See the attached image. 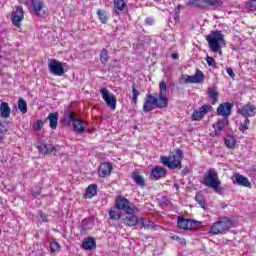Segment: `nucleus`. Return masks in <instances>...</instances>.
Returning <instances> with one entry per match:
<instances>
[{
	"instance_id": "6",
	"label": "nucleus",
	"mask_w": 256,
	"mask_h": 256,
	"mask_svg": "<svg viewBox=\"0 0 256 256\" xmlns=\"http://www.w3.org/2000/svg\"><path fill=\"white\" fill-rule=\"evenodd\" d=\"M233 223L227 217L220 218L219 221L215 222L211 228L210 233L213 235H221L225 233V231H229L231 229Z\"/></svg>"
},
{
	"instance_id": "19",
	"label": "nucleus",
	"mask_w": 256,
	"mask_h": 256,
	"mask_svg": "<svg viewBox=\"0 0 256 256\" xmlns=\"http://www.w3.org/2000/svg\"><path fill=\"white\" fill-rule=\"evenodd\" d=\"M205 79V74L201 70H196L195 75L187 76L185 83H203Z\"/></svg>"
},
{
	"instance_id": "15",
	"label": "nucleus",
	"mask_w": 256,
	"mask_h": 256,
	"mask_svg": "<svg viewBox=\"0 0 256 256\" xmlns=\"http://www.w3.org/2000/svg\"><path fill=\"white\" fill-rule=\"evenodd\" d=\"M209 109H211V106L209 105H203L199 108V110H195L191 116L192 121H201L207 113H209Z\"/></svg>"
},
{
	"instance_id": "45",
	"label": "nucleus",
	"mask_w": 256,
	"mask_h": 256,
	"mask_svg": "<svg viewBox=\"0 0 256 256\" xmlns=\"http://www.w3.org/2000/svg\"><path fill=\"white\" fill-rule=\"evenodd\" d=\"M206 63L209 65V67H215L217 65V62H215V59H213V57H210V56L206 57Z\"/></svg>"
},
{
	"instance_id": "5",
	"label": "nucleus",
	"mask_w": 256,
	"mask_h": 256,
	"mask_svg": "<svg viewBox=\"0 0 256 256\" xmlns=\"http://www.w3.org/2000/svg\"><path fill=\"white\" fill-rule=\"evenodd\" d=\"M206 41L213 53H219V55H223V51L221 50V43H225V39L221 31L213 32L206 36Z\"/></svg>"
},
{
	"instance_id": "28",
	"label": "nucleus",
	"mask_w": 256,
	"mask_h": 256,
	"mask_svg": "<svg viewBox=\"0 0 256 256\" xmlns=\"http://www.w3.org/2000/svg\"><path fill=\"white\" fill-rule=\"evenodd\" d=\"M139 222L144 229H159V226L155 225V223L149 219L141 218Z\"/></svg>"
},
{
	"instance_id": "43",
	"label": "nucleus",
	"mask_w": 256,
	"mask_h": 256,
	"mask_svg": "<svg viewBox=\"0 0 256 256\" xmlns=\"http://www.w3.org/2000/svg\"><path fill=\"white\" fill-rule=\"evenodd\" d=\"M249 123H251L248 118L245 119L244 123H242L240 125V131H242V133H245V131H247V129H249Z\"/></svg>"
},
{
	"instance_id": "25",
	"label": "nucleus",
	"mask_w": 256,
	"mask_h": 256,
	"mask_svg": "<svg viewBox=\"0 0 256 256\" xmlns=\"http://www.w3.org/2000/svg\"><path fill=\"white\" fill-rule=\"evenodd\" d=\"M234 179L241 187H251V182H249V179L241 174H235Z\"/></svg>"
},
{
	"instance_id": "18",
	"label": "nucleus",
	"mask_w": 256,
	"mask_h": 256,
	"mask_svg": "<svg viewBox=\"0 0 256 256\" xmlns=\"http://www.w3.org/2000/svg\"><path fill=\"white\" fill-rule=\"evenodd\" d=\"M238 113L243 117H255L256 107L255 105H245L238 110Z\"/></svg>"
},
{
	"instance_id": "20",
	"label": "nucleus",
	"mask_w": 256,
	"mask_h": 256,
	"mask_svg": "<svg viewBox=\"0 0 256 256\" xmlns=\"http://www.w3.org/2000/svg\"><path fill=\"white\" fill-rule=\"evenodd\" d=\"M72 125L74 127L75 133L81 135L82 133H85V131H87V122H85V120L83 119L74 120V123Z\"/></svg>"
},
{
	"instance_id": "29",
	"label": "nucleus",
	"mask_w": 256,
	"mask_h": 256,
	"mask_svg": "<svg viewBox=\"0 0 256 256\" xmlns=\"http://www.w3.org/2000/svg\"><path fill=\"white\" fill-rule=\"evenodd\" d=\"M97 195V184H90L86 189V199H93Z\"/></svg>"
},
{
	"instance_id": "1",
	"label": "nucleus",
	"mask_w": 256,
	"mask_h": 256,
	"mask_svg": "<svg viewBox=\"0 0 256 256\" xmlns=\"http://www.w3.org/2000/svg\"><path fill=\"white\" fill-rule=\"evenodd\" d=\"M116 207L120 211H125L128 215L122 218L124 225L127 227H135L139 223V217L135 215V213H139V209L135 207L129 200L118 197L116 199Z\"/></svg>"
},
{
	"instance_id": "9",
	"label": "nucleus",
	"mask_w": 256,
	"mask_h": 256,
	"mask_svg": "<svg viewBox=\"0 0 256 256\" xmlns=\"http://www.w3.org/2000/svg\"><path fill=\"white\" fill-rule=\"evenodd\" d=\"M100 93L107 107H109L112 111H115L117 109V97H115L113 94H110L107 88H102Z\"/></svg>"
},
{
	"instance_id": "56",
	"label": "nucleus",
	"mask_w": 256,
	"mask_h": 256,
	"mask_svg": "<svg viewBox=\"0 0 256 256\" xmlns=\"http://www.w3.org/2000/svg\"><path fill=\"white\" fill-rule=\"evenodd\" d=\"M187 173H189V171H187V170H182V175H187Z\"/></svg>"
},
{
	"instance_id": "34",
	"label": "nucleus",
	"mask_w": 256,
	"mask_h": 256,
	"mask_svg": "<svg viewBox=\"0 0 256 256\" xmlns=\"http://www.w3.org/2000/svg\"><path fill=\"white\" fill-rule=\"evenodd\" d=\"M225 145L228 147V149H233L235 147V143H237V140L232 135H227L224 138Z\"/></svg>"
},
{
	"instance_id": "12",
	"label": "nucleus",
	"mask_w": 256,
	"mask_h": 256,
	"mask_svg": "<svg viewBox=\"0 0 256 256\" xmlns=\"http://www.w3.org/2000/svg\"><path fill=\"white\" fill-rule=\"evenodd\" d=\"M23 19H25V12L22 6H18L16 7V11L12 14V25H14V27H21V21H23Z\"/></svg>"
},
{
	"instance_id": "47",
	"label": "nucleus",
	"mask_w": 256,
	"mask_h": 256,
	"mask_svg": "<svg viewBox=\"0 0 256 256\" xmlns=\"http://www.w3.org/2000/svg\"><path fill=\"white\" fill-rule=\"evenodd\" d=\"M172 239L174 241H178L180 245H187V241L185 240V238H181L179 236H173Z\"/></svg>"
},
{
	"instance_id": "8",
	"label": "nucleus",
	"mask_w": 256,
	"mask_h": 256,
	"mask_svg": "<svg viewBox=\"0 0 256 256\" xmlns=\"http://www.w3.org/2000/svg\"><path fill=\"white\" fill-rule=\"evenodd\" d=\"M48 69L52 75H56V77H63L65 75V68L63 67V63L57 59H50L48 63Z\"/></svg>"
},
{
	"instance_id": "50",
	"label": "nucleus",
	"mask_w": 256,
	"mask_h": 256,
	"mask_svg": "<svg viewBox=\"0 0 256 256\" xmlns=\"http://www.w3.org/2000/svg\"><path fill=\"white\" fill-rule=\"evenodd\" d=\"M39 195H41V191L32 192V197L37 198Z\"/></svg>"
},
{
	"instance_id": "44",
	"label": "nucleus",
	"mask_w": 256,
	"mask_h": 256,
	"mask_svg": "<svg viewBox=\"0 0 256 256\" xmlns=\"http://www.w3.org/2000/svg\"><path fill=\"white\" fill-rule=\"evenodd\" d=\"M5 133H7V128L0 122V141H3V139H5Z\"/></svg>"
},
{
	"instance_id": "30",
	"label": "nucleus",
	"mask_w": 256,
	"mask_h": 256,
	"mask_svg": "<svg viewBox=\"0 0 256 256\" xmlns=\"http://www.w3.org/2000/svg\"><path fill=\"white\" fill-rule=\"evenodd\" d=\"M160 87V93H159V98L164 99L165 101H168L167 99V83L165 81L160 82L159 84Z\"/></svg>"
},
{
	"instance_id": "7",
	"label": "nucleus",
	"mask_w": 256,
	"mask_h": 256,
	"mask_svg": "<svg viewBox=\"0 0 256 256\" xmlns=\"http://www.w3.org/2000/svg\"><path fill=\"white\" fill-rule=\"evenodd\" d=\"M188 5L196 7V9H207V7H221V0H189Z\"/></svg>"
},
{
	"instance_id": "52",
	"label": "nucleus",
	"mask_w": 256,
	"mask_h": 256,
	"mask_svg": "<svg viewBox=\"0 0 256 256\" xmlns=\"http://www.w3.org/2000/svg\"><path fill=\"white\" fill-rule=\"evenodd\" d=\"M146 23H147L148 25H153V18H147V19H146Z\"/></svg>"
},
{
	"instance_id": "38",
	"label": "nucleus",
	"mask_w": 256,
	"mask_h": 256,
	"mask_svg": "<svg viewBox=\"0 0 256 256\" xmlns=\"http://www.w3.org/2000/svg\"><path fill=\"white\" fill-rule=\"evenodd\" d=\"M97 15H98L101 23H107V21L109 20V18L107 17V14H105V11H103V10H98Z\"/></svg>"
},
{
	"instance_id": "16",
	"label": "nucleus",
	"mask_w": 256,
	"mask_h": 256,
	"mask_svg": "<svg viewBox=\"0 0 256 256\" xmlns=\"http://www.w3.org/2000/svg\"><path fill=\"white\" fill-rule=\"evenodd\" d=\"M40 153H43L44 155H56L57 154V148H55L51 144H39L37 146Z\"/></svg>"
},
{
	"instance_id": "37",
	"label": "nucleus",
	"mask_w": 256,
	"mask_h": 256,
	"mask_svg": "<svg viewBox=\"0 0 256 256\" xmlns=\"http://www.w3.org/2000/svg\"><path fill=\"white\" fill-rule=\"evenodd\" d=\"M139 95H141V92H139V90H137V88L135 87V84H133V86H132V101L135 105H137V99L139 98Z\"/></svg>"
},
{
	"instance_id": "27",
	"label": "nucleus",
	"mask_w": 256,
	"mask_h": 256,
	"mask_svg": "<svg viewBox=\"0 0 256 256\" xmlns=\"http://www.w3.org/2000/svg\"><path fill=\"white\" fill-rule=\"evenodd\" d=\"M46 119L50 121V127L52 129H57V125H59V113H50Z\"/></svg>"
},
{
	"instance_id": "26",
	"label": "nucleus",
	"mask_w": 256,
	"mask_h": 256,
	"mask_svg": "<svg viewBox=\"0 0 256 256\" xmlns=\"http://www.w3.org/2000/svg\"><path fill=\"white\" fill-rule=\"evenodd\" d=\"M131 177L136 185H139V187H145V178L139 174V170L133 171Z\"/></svg>"
},
{
	"instance_id": "14",
	"label": "nucleus",
	"mask_w": 256,
	"mask_h": 256,
	"mask_svg": "<svg viewBox=\"0 0 256 256\" xmlns=\"http://www.w3.org/2000/svg\"><path fill=\"white\" fill-rule=\"evenodd\" d=\"M167 175V169L161 166H156L151 170L150 179L152 181H158V179H163Z\"/></svg>"
},
{
	"instance_id": "33",
	"label": "nucleus",
	"mask_w": 256,
	"mask_h": 256,
	"mask_svg": "<svg viewBox=\"0 0 256 256\" xmlns=\"http://www.w3.org/2000/svg\"><path fill=\"white\" fill-rule=\"evenodd\" d=\"M195 199L198 205L202 207V209H207V202L205 201V196H203L201 192L196 193Z\"/></svg>"
},
{
	"instance_id": "35",
	"label": "nucleus",
	"mask_w": 256,
	"mask_h": 256,
	"mask_svg": "<svg viewBox=\"0 0 256 256\" xmlns=\"http://www.w3.org/2000/svg\"><path fill=\"white\" fill-rule=\"evenodd\" d=\"M100 61L103 65H107V63H109V52L105 48L102 49L100 53Z\"/></svg>"
},
{
	"instance_id": "46",
	"label": "nucleus",
	"mask_w": 256,
	"mask_h": 256,
	"mask_svg": "<svg viewBox=\"0 0 256 256\" xmlns=\"http://www.w3.org/2000/svg\"><path fill=\"white\" fill-rule=\"evenodd\" d=\"M87 225H89V221L87 219L82 220V222H81V233H86Z\"/></svg>"
},
{
	"instance_id": "3",
	"label": "nucleus",
	"mask_w": 256,
	"mask_h": 256,
	"mask_svg": "<svg viewBox=\"0 0 256 256\" xmlns=\"http://www.w3.org/2000/svg\"><path fill=\"white\" fill-rule=\"evenodd\" d=\"M169 105V100L160 98L159 96H153L152 94H147L144 100L143 111L144 113H149L153 109H166Z\"/></svg>"
},
{
	"instance_id": "22",
	"label": "nucleus",
	"mask_w": 256,
	"mask_h": 256,
	"mask_svg": "<svg viewBox=\"0 0 256 256\" xmlns=\"http://www.w3.org/2000/svg\"><path fill=\"white\" fill-rule=\"evenodd\" d=\"M32 7L34 8L35 15L38 17H43L45 15V11H43V2L39 0H31Z\"/></svg>"
},
{
	"instance_id": "13",
	"label": "nucleus",
	"mask_w": 256,
	"mask_h": 256,
	"mask_svg": "<svg viewBox=\"0 0 256 256\" xmlns=\"http://www.w3.org/2000/svg\"><path fill=\"white\" fill-rule=\"evenodd\" d=\"M233 109V103L225 102L218 106L217 115L221 117L227 118L231 115V111Z\"/></svg>"
},
{
	"instance_id": "10",
	"label": "nucleus",
	"mask_w": 256,
	"mask_h": 256,
	"mask_svg": "<svg viewBox=\"0 0 256 256\" xmlns=\"http://www.w3.org/2000/svg\"><path fill=\"white\" fill-rule=\"evenodd\" d=\"M177 225L179 229H183L184 231H191L193 229H197L201 225V222L185 219L184 217H178Z\"/></svg>"
},
{
	"instance_id": "42",
	"label": "nucleus",
	"mask_w": 256,
	"mask_h": 256,
	"mask_svg": "<svg viewBox=\"0 0 256 256\" xmlns=\"http://www.w3.org/2000/svg\"><path fill=\"white\" fill-rule=\"evenodd\" d=\"M44 123H45V122H43V120H38V121L33 125L34 131H41V129H43Z\"/></svg>"
},
{
	"instance_id": "31",
	"label": "nucleus",
	"mask_w": 256,
	"mask_h": 256,
	"mask_svg": "<svg viewBox=\"0 0 256 256\" xmlns=\"http://www.w3.org/2000/svg\"><path fill=\"white\" fill-rule=\"evenodd\" d=\"M114 6H115V14L119 15V11H123L125 7H127V4L125 3V0H114Z\"/></svg>"
},
{
	"instance_id": "57",
	"label": "nucleus",
	"mask_w": 256,
	"mask_h": 256,
	"mask_svg": "<svg viewBox=\"0 0 256 256\" xmlns=\"http://www.w3.org/2000/svg\"><path fill=\"white\" fill-rule=\"evenodd\" d=\"M0 235H1V230H0Z\"/></svg>"
},
{
	"instance_id": "11",
	"label": "nucleus",
	"mask_w": 256,
	"mask_h": 256,
	"mask_svg": "<svg viewBox=\"0 0 256 256\" xmlns=\"http://www.w3.org/2000/svg\"><path fill=\"white\" fill-rule=\"evenodd\" d=\"M71 108V104L64 110V117L60 120V123L64 125V127H71L72 124L77 121V113L73 110H69Z\"/></svg>"
},
{
	"instance_id": "51",
	"label": "nucleus",
	"mask_w": 256,
	"mask_h": 256,
	"mask_svg": "<svg viewBox=\"0 0 256 256\" xmlns=\"http://www.w3.org/2000/svg\"><path fill=\"white\" fill-rule=\"evenodd\" d=\"M175 13H176V15H178V14L181 13V6H177V7L175 8Z\"/></svg>"
},
{
	"instance_id": "17",
	"label": "nucleus",
	"mask_w": 256,
	"mask_h": 256,
	"mask_svg": "<svg viewBox=\"0 0 256 256\" xmlns=\"http://www.w3.org/2000/svg\"><path fill=\"white\" fill-rule=\"evenodd\" d=\"M113 171V165L109 162H104L100 165L98 169L99 177H108V175H111V172Z\"/></svg>"
},
{
	"instance_id": "53",
	"label": "nucleus",
	"mask_w": 256,
	"mask_h": 256,
	"mask_svg": "<svg viewBox=\"0 0 256 256\" xmlns=\"http://www.w3.org/2000/svg\"><path fill=\"white\" fill-rule=\"evenodd\" d=\"M171 57H172V59H179V54L173 53V54L171 55Z\"/></svg>"
},
{
	"instance_id": "41",
	"label": "nucleus",
	"mask_w": 256,
	"mask_h": 256,
	"mask_svg": "<svg viewBox=\"0 0 256 256\" xmlns=\"http://www.w3.org/2000/svg\"><path fill=\"white\" fill-rule=\"evenodd\" d=\"M246 8L250 9V11H255L256 10V0H249L246 2Z\"/></svg>"
},
{
	"instance_id": "55",
	"label": "nucleus",
	"mask_w": 256,
	"mask_h": 256,
	"mask_svg": "<svg viewBox=\"0 0 256 256\" xmlns=\"http://www.w3.org/2000/svg\"><path fill=\"white\" fill-rule=\"evenodd\" d=\"M174 188L176 189V191H179V184L175 183Z\"/></svg>"
},
{
	"instance_id": "2",
	"label": "nucleus",
	"mask_w": 256,
	"mask_h": 256,
	"mask_svg": "<svg viewBox=\"0 0 256 256\" xmlns=\"http://www.w3.org/2000/svg\"><path fill=\"white\" fill-rule=\"evenodd\" d=\"M202 185H205V187H210V189H213L215 193H218V195H221V193L225 191V189L221 186V180L219 179V174L215 169H209L204 174Z\"/></svg>"
},
{
	"instance_id": "49",
	"label": "nucleus",
	"mask_w": 256,
	"mask_h": 256,
	"mask_svg": "<svg viewBox=\"0 0 256 256\" xmlns=\"http://www.w3.org/2000/svg\"><path fill=\"white\" fill-rule=\"evenodd\" d=\"M227 73H228V75L230 76V77H235V72H233V69H231V68H227Z\"/></svg>"
},
{
	"instance_id": "32",
	"label": "nucleus",
	"mask_w": 256,
	"mask_h": 256,
	"mask_svg": "<svg viewBox=\"0 0 256 256\" xmlns=\"http://www.w3.org/2000/svg\"><path fill=\"white\" fill-rule=\"evenodd\" d=\"M208 97L213 100V103H217V100L219 99V92L215 89V87H209L208 88Z\"/></svg>"
},
{
	"instance_id": "39",
	"label": "nucleus",
	"mask_w": 256,
	"mask_h": 256,
	"mask_svg": "<svg viewBox=\"0 0 256 256\" xmlns=\"http://www.w3.org/2000/svg\"><path fill=\"white\" fill-rule=\"evenodd\" d=\"M60 249L61 245L57 241H54L50 244L51 253H57Z\"/></svg>"
},
{
	"instance_id": "21",
	"label": "nucleus",
	"mask_w": 256,
	"mask_h": 256,
	"mask_svg": "<svg viewBox=\"0 0 256 256\" xmlns=\"http://www.w3.org/2000/svg\"><path fill=\"white\" fill-rule=\"evenodd\" d=\"M229 125V120L227 118H222L216 124L213 125L215 135H221V131Z\"/></svg>"
},
{
	"instance_id": "23",
	"label": "nucleus",
	"mask_w": 256,
	"mask_h": 256,
	"mask_svg": "<svg viewBox=\"0 0 256 256\" xmlns=\"http://www.w3.org/2000/svg\"><path fill=\"white\" fill-rule=\"evenodd\" d=\"M82 247L86 251H93V249L97 248V242L94 240L93 237H88L84 239Z\"/></svg>"
},
{
	"instance_id": "54",
	"label": "nucleus",
	"mask_w": 256,
	"mask_h": 256,
	"mask_svg": "<svg viewBox=\"0 0 256 256\" xmlns=\"http://www.w3.org/2000/svg\"><path fill=\"white\" fill-rule=\"evenodd\" d=\"M174 20L176 21V23H179V14L175 15Z\"/></svg>"
},
{
	"instance_id": "48",
	"label": "nucleus",
	"mask_w": 256,
	"mask_h": 256,
	"mask_svg": "<svg viewBox=\"0 0 256 256\" xmlns=\"http://www.w3.org/2000/svg\"><path fill=\"white\" fill-rule=\"evenodd\" d=\"M40 217L44 223H47L49 220L47 219V215L43 214V212H40Z\"/></svg>"
},
{
	"instance_id": "24",
	"label": "nucleus",
	"mask_w": 256,
	"mask_h": 256,
	"mask_svg": "<svg viewBox=\"0 0 256 256\" xmlns=\"http://www.w3.org/2000/svg\"><path fill=\"white\" fill-rule=\"evenodd\" d=\"M0 117L3 119H9L11 117V107H9V103L2 102L0 105Z\"/></svg>"
},
{
	"instance_id": "4",
	"label": "nucleus",
	"mask_w": 256,
	"mask_h": 256,
	"mask_svg": "<svg viewBox=\"0 0 256 256\" xmlns=\"http://www.w3.org/2000/svg\"><path fill=\"white\" fill-rule=\"evenodd\" d=\"M183 152L181 149L177 148L174 150V154L161 157V163L164 165V167H168V169H183V165H181V162L183 161Z\"/></svg>"
},
{
	"instance_id": "36",
	"label": "nucleus",
	"mask_w": 256,
	"mask_h": 256,
	"mask_svg": "<svg viewBox=\"0 0 256 256\" xmlns=\"http://www.w3.org/2000/svg\"><path fill=\"white\" fill-rule=\"evenodd\" d=\"M18 109L25 115L27 113V101L23 98H19L18 100Z\"/></svg>"
},
{
	"instance_id": "40",
	"label": "nucleus",
	"mask_w": 256,
	"mask_h": 256,
	"mask_svg": "<svg viewBox=\"0 0 256 256\" xmlns=\"http://www.w3.org/2000/svg\"><path fill=\"white\" fill-rule=\"evenodd\" d=\"M109 218L112 221H117V220L121 219V214L117 213V211L111 210L109 212Z\"/></svg>"
}]
</instances>
